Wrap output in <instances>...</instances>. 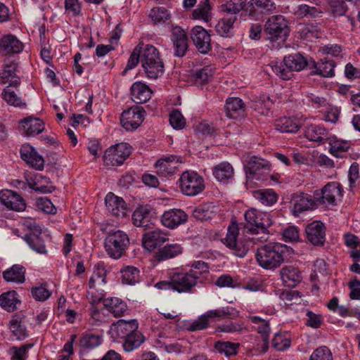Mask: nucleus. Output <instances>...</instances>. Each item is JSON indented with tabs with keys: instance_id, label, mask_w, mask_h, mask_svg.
Instances as JSON below:
<instances>
[{
	"instance_id": "23",
	"label": "nucleus",
	"mask_w": 360,
	"mask_h": 360,
	"mask_svg": "<svg viewBox=\"0 0 360 360\" xmlns=\"http://www.w3.org/2000/svg\"><path fill=\"white\" fill-rule=\"evenodd\" d=\"M291 202L293 205L292 212L295 216H297L300 213L311 209L314 205L311 197L303 193L294 194Z\"/></svg>"
},
{
	"instance_id": "14",
	"label": "nucleus",
	"mask_w": 360,
	"mask_h": 360,
	"mask_svg": "<svg viewBox=\"0 0 360 360\" xmlns=\"http://www.w3.org/2000/svg\"><path fill=\"white\" fill-rule=\"evenodd\" d=\"M307 240L314 245H322L325 242V226L319 221L308 224L305 229Z\"/></svg>"
},
{
	"instance_id": "58",
	"label": "nucleus",
	"mask_w": 360,
	"mask_h": 360,
	"mask_svg": "<svg viewBox=\"0 0 360 360\" xmlns=\"http://www.w3.org/2000/svg\"><path fill=\"white\" fill-rule=\"evenodd\" d=\"M351 0H331L330 7L334 16H341L345 14L347 11V1Z\"/></svg>"
},
{
	"instance_id": "42",
	"label": "nucleus",
	"mask_w": 360,
	"mask_h": 360,
	"mask_svg": "<svg viewBox=\"0 0 360 360\" xmlns=\"http://www.w3.org/2000/svg\"><path fill=\"white\" fill-rule=\"evenodd\" d=\"M255 198L265 206H271L276 203L278 197L273 190H258L253 193Z\"/></svg>"
},
{
	"instance_id": "6",
	"label": "nucleus",
	"mask_w": 360,
	"mask_h": 360,
	"mask_svg": "<svg viewBox=\"0 0 360 360\" xmlns=\"http://www.w3.org/2000/svg\"><path fill=\"white\" fill-rule=\"evenodd\" d=\"M131 147L126 143H121L108 148L103 155L104 165L107 167L121 165L130 155Z\"/></svg>"
},
{
	"instance_id": "31",
	"label": "nucleus",
	"mask_w": 360,
	"mask_h": 360,
	"mask_svg": "<svg viewBox=\"0 0 360 360\" xmlns=\"http://www.w3.org/2000/svg\"><path fill=\"white\" fill-rule=\"evenodd\" d=\"M213 175L219 181L227 183L233 179L234 169L229 162H222L214 167Z\"/></svg>"
},
{
	"instance_id": "29",
	"label": "nucleus",
	"mask_w": 360,
	"mask_h": 360,
	"mask_svg": "<svg viewBox=\"0 0 360 360\" xmlns=\"http://www.w3.org/2000/svg\"><path fill=\"white\" fill-rule=\"evenodd\" d=\"M269 169L270 164L269 161L256 156L250 157L245 167L246 175L249 179L252 178L255 174L259 173L261 170Z\"/></svg>"
},
{
	"instance_id": "3",
	"label": "nucleus",
	"mask_w": 360,
	"mask_h": 360,
	"mask_svg": "<svg viewBox=\"0 0 360 360\" xmlns=\"http://www.w3.org/2000/svg\"><path fill=\"white\" fill-rule=\"evenodd\" d=\"M245 228L253 234L262 233L264 236L269 235L268 229L272 224L270 215L266 212H260L255 208H250L245 213Z\"/></svg>"
},
{
	"instance_id": "33",
	"label": "nucleus",
	"mask_w": 360,
	"mask_h": 360,
	"mask_svg": "<svg viewBox=\"0 0 360 360\" xmlns=\"http://www.w3.org/2000/svg\"><path fill=\"white\" fill-rule=\"evenodd\" d=\"M225 110L228 117L235 119L243 115L245 111L244 103L238 98H231L226 101Z\"/></svg>"
},
{
	"instance_id": "56",
	"label": "nucleus",
	"mask_w": 360,
	"mask_h": 360,
	"mask_svg": "<svg viewBox=\"0 0 360 360\" xmlns=\"http://www.w3.org/2000/svg\"><path fill=\"white\" fill-rule=\"evenodd\" d=\"M210 205H204L196 207L193 210V217L200 221H205L210 218H212L214 215V211L212 209Z\"/></svg>"
},
{
	"instance_id": "22",
	"label": "nucleus",
	"mask_w": 360,
	"mask_h": 360,
	"mask_svg": "<svg viewBox=\"0 0 360 360\" xmlns=\"http://www.w3.org/2000/svg\"><path fill=\"white\" fill-rule=\"evenodd\" d=\"M168 240L169 238L167 237V235L162 231L160 230H155L143 235L142 243L145 249L153 251L158 246H160Z\"/></svg>"
},
{
	"instance_id": "2",
	"label": "nucleus",
	"mask_w": 360,
	"mask_h": 360,
	"mask_svg": "<svg viewBox=\"0 0 360 360\" xmlns=\"http://www.w3.org/2000/svg\"><path fill=\"white\" fill-rule=\"evenodd\" d=\"M141 62L147 77L157 79L164 72V63L159 51L153 45L146 44L141 49Z\"/></svg>"
},
{
	"instance_id": "47",
	"label": "nucleus",
	"mask_w": 360,
	"mask_h": 360,
	"mask_svg": "<svg viewBox=\"0 0 360 360\" xmlns=\"http://www.w3.org/2000/svg\"><path fill=\"white\" fill-rule=\"evenodd\" d=\"M305 135L310 141L321 142L326 139L327 132L325 129L319 126L311 125L307 129Z\"/></svg>"
},
{
	"instance_id": "43",
	"label": "nucleus",
	"mask_w": 360,
	"mask_h": 360,
	"mask_svg": "<svg viewBox=\"0 0 360 360\" xmlns=\"http://www.w3.org/2000/svg\"><path fill=\"white\" fill-rule=\"evenodd\" d=\"M144 342L143 335L138 330L125 338L123 347L125 351L131 352L139 347Z\"/></svg>"
},
{
	"instance_id": "40",
	"label": "nucleus",
	"mask_w": 360,
	"mask_h": 360,
	"mask_svg": "<svg viewBox=\"0 0 360 360\" xmlns=\"http://www.w3.org/2000/svg\"><path fill=\"white\" fill-rule=\"evenodd\" d=\"M330 153L337 157L342 158L343 153H346L349 148V143L347 141L337 139L335 136L328 138Z\"/></svg>"
},
{
	"instance_id": "7",
	"label": "nucleus",
	"mask_w": 360,
	"mask_h": 360,
	"mask_svg": "<svg viewBox=\"0 0 360 360\" xmlns=\"http://www.w3.org/2000/svg\"><path fill=\"white\" fill-rule=\"evenodd\" d=\"M264 31L270 40L285 38L288 34L287 22L282 15H274L266 22Z\"/></svg>"
},
{
	"instance_id": "30",
	"label": "nucleus",
	"mask_w": 360,
	"mask_h": 360,
	"mask_svg": "<svg viewBox=\"0 0 360 360\" xmlns=\"http://www.w3.org/2000/svg\"><path fill=\"white\" fill-rule=\"evenodd\" d=\"M182 252L183 248L181 245L178 243L168 244L155 252L154 255L155 260L160 262L172 259L181 255Z\"/></svg>"
},
{
	"instance_id": "38",
	"label": "nucleus",
	"mask_w": 360,
	"mask_h": 360,
	"mask_svg": "<svg viewBox=\"0 0 360 360\" xmlns=\"http://www.w3.org/2000/svg\"><path fill=\"white\" fill-rule=\"evenodd\" d=\"M25 269L22 266L15 264L3 274L4 278L8 282L22 283L25 281Z\"/></svg>"
},
{
	"instance_id": "39",
	"label": "nucleus",
	"mask_w": 360,
	"mask_h": 360,
	"mask_svg": "<svg viewBox=\"0 0 360 360\" xmlns=\"http://www.w3.org/2000/svg\"><path fill=\"white\" fill-rule=\"evenodd\" d=\"M237 20V15L224 13L223 18L216 25L217 32L221 36L227 35L233 27V24Z\"/></svg>"
},
{
	"instance_id": "25",
	"label": "nucleus",
	"mask_w": 360,
	"mask_h": 360,
	"mask_svg": "<svg viewBox=\"0 0 360 360\" xmlns=\"http://www.w3.org/2000/svg\"><path fill=\"white\" fill-rule=\"evenodd\" d=\"M138 329V323L135 320L126 321L123 319L119 320L116 323L112 324L111 331L117 337L127 338L133 332Z\"/></svg>"
},
{
	"instance_id": "10",
	"label": "nucleus",
	"mask_w": 360,
	"mask_h": 360,
	"mask_svg": "<svg viewBox=\"0 0 360 360\" xmlns=\"http://www.w3.org/2000/svg\"><path fill=\"white\" fill-rule=\"evenodd\" d=\"M239 233L238 225L236 222H232L229 225L227 234L224 238V244L230 249L233 250L235 255L243 257L248 251V248L242 243L237 241V237Z\"/></svg>"
},
{
	"instance_id": "63",
	"label": "nucleus",
	"mask_w": 360,
	"mask_h": 360,
	"mask_svg": "<svg viewBox=\"0 0 360 360\" xmlns=\"http://www.w3.org/2000/svg\"><path fill=\"white\" fill-rule=\"evenodd\" d=\"M210 6L209 0H205L202 5H199L198 7L193 12V16L195 19H202L206 22L210 18Z\"/></svg>"
},
{
	"instance_id": "51",
	"label": "nucleus",
	"mask_w": 360,
	"mask_h": 360,
	"mask_svg": "<svg viewBox=\"0 0 360 360\" xmlns=\"http://www.w3.org/2000/svg\"><path fill=\"white\" fill-rule=\"evenodd\" d=\"M245 2V0H228L225 4L222 5V11L224 13L237 15L243 9Z\"/></svg>"
},
{
	"instance_id": "1",
	"label": "nucleus",
	"mask_w": 360,
	"mask_h": 360,
	"mask_svg": "<svg viewBox=\"0 0 360 360\" xmlns=\"http://www.w3.org/2000/svg\"><path fill=\"white\" fill-rule=\"evenodd\" d=\"M294 250L290 247L276 243L259 248L255 257L261 267L264 269L274 270L288 260V257L292 256Z\"/></svg>"
},
{
	"instance_id": "19",
	"label": "nucleus",
	"mask_w": 360,
	"mask_h": 360,
	"mask_svg": "<svg viewBox=\"0 0 360 360\" xmlns=\"http://www.w3.org/2000/svg\"><path fill=\"white\" fill-rule=\"evenodd\" d=\"M41 235V228L37 225H33L30 227V233L26 234L25 240L32 249L39 253L44 254L46 250Z\"/></svg>"
},
{
	"instance_id": "54",
	"label": "nucleus",
	"mask_w": 360,
	"mask_h": 360,
	"mask_svg": "<svg viewBox=\"0 0 360 360\" xmlns=\"http://www.w3.org/2000/svg\"><path fill=\"white\" fill-rule=\"evenodd\" d=\"M21 321V318L18 316H14L10 321V330L18 339H22L26 336V330L22 326Z\"/></svg>"
},
{
	"instance_id": "28",
	"label": "nucleus",
	"mask_w": 360,
	"mask_h": 360,
	"mask_svg": "<svg viewBox=\"0 0 360 360\" xmlns=\"http://www.w3.org/2000/svg\"><path fill=\"white\" fill-rule=\"evenodd\" d=\"M152 93L149 86L141 82L134 83L131 87V96L136 103L147 102L150 98Z\"/></svg>"
},
{
	"instance_id": "37",
	"label": "nucleus",
	"mask_w": 360,
	"mask_h": 360,
	"mask_svg": "<svg viewBox=\"0 0 360 360\" xmlns=\"http://www.w3.org/2000/svg\"><path fill=\"white\" fill-rule=\"evenodd\" d=\"M107 270L103 263L95 265L93 274L89 280V287H104L106 281Z\"/></svg>"
},
{
	"instance_id": "44",
	"label": "nucleus",
	"mask_w": 360,
	"mask_h": 360,
	"mask_svg": "<svg viewBox=\"0 0 360 360\" xmlns=\"http://www.w3.org/2000/svg\"><path fill=\"white\" fill-rule=\"evenodd\" d=\"M213 69L207 66L196 70L192 75V79L195 84L202 86L210 81L213 76Z\"/></svg>"
},
{
	"instance_id": "53",
	"label": "nucleus",
	"mask_w": 360,
	"mask_h": 360,
	"mask_svg": "<svg viewBox=\"0 0 360 360\" xmlns=\"http://www.w3.org/2000/svg\"><path fill=\"white\" fill-rule=\"evenodd\" d=\"M2 94L3 98L8 105L18 108L26 107V103L23 102L14 91H11L8 89H6L3 91Z\"/></svg>"
},
{
	"instance_id": "27",
	"label": "nucleus",
	"mask_w": 360,
	"mask_h": 360,
	"mask_svg": "<svg viewBox=\"0 0 360 360\" xmlns=\"http://www.w3.org/2000/svg\"><path fill=\"white\" fill-rule=\"evenodd\" d=\"M249 320L255 325L259 334L263 340L262 352H266L269 347V335L270 327L269 322L258 316H249Z\"/></svg>"
},
{
	"instance_id": "61",
	"label": "nucleus",
	"mask_w": 360,
	"mask_h": 360,
	"mask_svg": "<svg viewBox=\"0 0 360 360\" xmlns=\"http://www.w3.org/2000/svg\"><path fill=\"white\" fill-rule=\"evenodd\" d=\"M290 339L281 333H276L272 340V346L278 351H283L290 346Z\"/></svg>"
},
{
	"instance_id": "18",
	"label": "nucleus",
	"mask_w": 360,
	"mask_h": 360,
	"mask_svg": "<svg viewBox=\"0 0 360 360\" xmlns=\"http://www.w3.org/2000/svg\"><path fill=\"white\" fill-rule=\"evenodd\" d=\"M181 162L180 158L175 156L160 159L155 165L156 173L161 176L172 174L176 172Z\"/></svg>"
},
{
	"instance_id": "45",
	"label": "nucleus",
	"mask_w": 360,
	"mask_h": 360,
	"mask_svg": "<svg viewBox=\"0 0 360 360\" xmlns=\"http://www.w3.org/2000/svg\"><path fill=\"white\" fill-rule=\"evenodd\" d=\"M18 302L15 291H9L0 295V305L8 311H14Z\"/></svg>"
},
{
	"instance_id": "34",
	"label": "nucleus",
	"mask_w": 360,
	"mask_h": 360,
	"mask_svg": "<svg viewBox=\"0 0 360 360\" xmlns=\"http://www.w3.org/2000/svg\"><path fill=\"white\" fill-rule=\"evenodd\" d=\"M334 67L335 65L333 61L321 60L318 63L312 61L310 68L314 74L319 75L323 77H329L334 75Z\"/></svg>"
},
{
	"instance_id": "36",
	"label": "nucleus",
	"mask_w": 360,
	"mask_h": 360,
	"mask_svg": "<svg viewBox=\"0 0 360 360\" xmlns=\"http://www.w3.org/2000/svg\"><path fill=\"white\" fill-rule=\"evenodd\" d=\"M105 309L115 316H121L127 310V304L117 297H110L103 300Z\"/></svg>"
},
{
	"instance_id": "21",
	"label": "nucleus",
	"mask_w": 360,
	"mask_h": 360,
	"mask_svg": "<svg viewBox=\"0 0 360 360\" xmlns=\"http://www.w3.org/2000/svg\"><path fill=\"white\" fill-rule=\"evenodd\" d=\"M187 214L181 210L173 209L166 211L162 216V224L169 229H174L186 222Z\"/></svg>"
},
{
	"instance_id": "41",
	"label": "nucleus",
	"mask_w": 360,
	"mask_h": 360,
	"mask_svg": "<svg viewBox=\"0 0 360 360\" xmlns=\"http://www.w3.org/2000/svg\"><path fill=\"white\" fill-rule=\"evenodd\" d=\"M150 210L147 206H140L132 215L133 224L136 226H147Z\"/></svg>"
},
{
	"instance_id": "4",
	"label": "nucleus",
	"mask_w": 360,
	"mask_h": 360,
	"mask_svg": "<svg viewBox=\"0 0 360 360\" xmlns=\"http://www.w3.org/2000/svg\"><path fill=\"white\" fill-rule=\"evenodd\" d=\"M129 244L128 236L122 231L109 233L105 240V248L108 255L113 259L120 258Z\"/></svg>"
},
{
	"instance_id": "62",
	"label": "nucleus",
	"mask_w": 360,
	"mask_h": 360,
	"mask_svg": "<svg viewBox=\"0 0 360 360\" xmlns=\"http://www.w3.org/2000/svg\"><path fill=\"white\" fill-rule=\"evenodd\" d=\"M309 360H333L331 351L326 346L319 347L311 354Z\"/></svg>"
},
{
	"instance_id": "15",
	"label": "nucleus",
	"mask_w": 360,
	"mask_h": 360,
	"mask_svg": "<svg viewBox=\"0 0 360 360\" xmlns=\"http://www.w3.org/2000/svg\"><path fill=\"white\" fill-rule=\"evenodd\" d=\"M0 200L6 207L15 211H23L26 207L23 198L11 190L1 191Z\"/></svg>"
},
{
	"instance_id": "11",
	"label": "nucleus",
	"mask_w": 360,
	"mask_h": 360,
	"mask_svg": "<svg viewBox=\"0 0 360 360\" xmlns=\"http://www.w3.org/2000/svg\"><path fill=\"white\" fill-rule=\"evenodd\" d=\"M342 192L338 183L331 182L326 184L320 193L316 192L315 199L321 204L335 205L336 199L342 197Z\"/></svg>"
},
{
	"instance_id": "64",
	"label": "nucleus",
	"mask_w": 360,
	"mask_h": 360,
	"mask_svg": "<svg viewBox=\"0 0 360 360\" xmlns=\"http://www.w3.org/2000/svg\"><path fill=\"white\" fill-rule=\"evenodd\" d=\"M169 122L176 129H181L185 127L186 121L181 113L178 110H173L169 115Z\"/></svg>"
},
{
	"instance_id": "5",
	"label": "nucleus",
	"mask_w": 360,
	"mask_h": 360,
	"mask_svg": "<svg viewBox=\"0 0 360 360\" xmlns=\"http://www.w3.org/2000/svg\"><path fill=\"white\" fill-rule=\"evenodd\" d=\"M182 193L186 195L194 196L205 189L203 178L193 171H186L179 179Z\"/></svg>"
},
{
	"instance_id": "49",
	"label": "nucleus",
	"mask_w": 360,
	"mask_h": 360,
	"mask_svg": "<svg viewBox=\"0 0 360 360\" xmlns=\"http://www.w3.org/2000/svg\"><path fill=\"white\" fill-rule=\"evenodd\" d=\"M297 32L301 38L309 41L319 37V30L313 25H300L297 27Z\"/></svg>"
},
{
	"instance_id": "8",
	"label": "nucleus",
	"mask_w": 360,
	"mask_h": 360,
	"mask_svg": "<svg viewBox=\"0 0 360 360\" xmlns=\"http://www.w3.org/2000/svg\"><path fill=\"white\" fill-rule=\"evenodd\" d=\"M145 111L139 106H133L124 110L120 117L122 126L127 131L136 129L143 120Z\"/></svg>"
},
{
	"instance_id": "60",
	"label": "nucleus",
	"mask_w": 360,
	"mask_h": 360,
	"mask_svg": "<svg viewBox=\"0 0 360 360\" xmlns=\"http://www.w3.org/2000/svg\"><path fill=\"white\" fill-rule=\"evenodd\" d=\"M150 18L154 23L164 22L169 18V13L165 8H154L150 11Z\"/></svg>"
},
{
	"instance_id": "26",
	"label": "nucleus",
	"mask_w": 360,
	"mask_h": 360,
	"mask_svg": "<svg viewBox=\"0 0 360 360\" xmlns=\"http://www.w3.org/2000/svg\"><path fill=\"white\" fill-rule=\"evenodd\" d=\"M22 48V43L13 34L5 35L0 41V50L5 54L20 53Z\"/></svg>"
},
{
	"instance_id": "48",
	"label": "nucleus",
	"mask_w": 360,
	"mask_h": 360,
	"mask_svg": "<svg viewBox=\"0 0 360 360\" xmlns=\"http://www.w3.org/2000/svg\"><path fill=\"white\" fill-rule=\"evenodd\" d=\"M49 184H51L49 179L40 176L37 183H29V185L32 189L36 191L49 193L53 192L56 188L54 186Z\"/></svg>"
},
{
	"instance_id": "46",
	"label": "nucleus",
	"mask_w": 360,
	"mask_h": 360,
	"mask_svg": "<svg viewBox=\"0 0 360 360\" xmlns=\"http://www.w3.org/2000/svg\"><path fill=\"white\" fill-rule=\"evenodd\" d=\"M15 69L16 65L13 63L5 65L2 72L0 73L1 83L5 84L11 79L10 85L16 86L19 84V79L14 76Z\"/></svg>"
},
{
	"instance_id": "32",
	"label": "nucleus",
	"mask_w": 360,
	"mask_h": 360,
	"mask_svg": "<svg viewBox=\"0 0 360 360\" xmlns=\"http://www.w3.org/2000/svg\"><path fill=\"white\" fill-rule=\"evenodd\" d=\"M280 274L282 281L285 285L294 287L301 281V274L300 271L292 266H286L281 269Z\"/></svg>"
},
{
	"instance_id": "57",
	"label": "nucleus",
	"mask_w": 360,
	"mask_h": 360,
	"mask_svg": "<svg viewBox=\"0 0 360 360\" xmlns=\"http://www.w3.org/2000/svg\"><path fill=\"white\" fill-rule=\"evenodd\" d=\"M103 288L104 287H89L86 297L90 304L95 305L103 300L104 296Z\"/></svg>"
},
{
	"instance_id": "16",
	"label": "nucleus",
	"mask_w": 360,
	"mask_h": 360,
	"mask_svg": "<svg viewBox=\"0 0 360 360\" xmlns=\"http://www.w3.org/2000/svg\"><path fill=\"white\" fill-rule=\"evenodd\" d=\"M44 129V122L41 119L33 116L27 117L19 122V130L27 136L39 134Z\"/></svg>"
},
{
	"instance_id": "17",
	"label": "nucleus",
	"mask_w": 360,
	"mask_h": 360,
	"mask_svg": "<svg viewBox=\"0 0 360 360\" xmlns=\"http://www.w3.org/2000/svg\"><path fill=\"white\" fill-rule=\"evenodd\" d=\"M20 155L22 159L32 167L38 170L43 169L44 160L32 146L29 144L22 145L20 148Z\"/></svg>"
},
{
	"instance_id": "13",
	"label": "nucleus",
	"mask_w": 360,
	"mask_h": 360,
	"mask_svg": "<svg viewBox=\"0 0 360 360\" xmlns=\"http://www.w3.org/2000/svg\"><path fill=\"white\" fill-rule=\"evenodd\" d=\"M191 38L198 51L207 53L211 49L210 35L200 26H196L192 30Z\"/></svg>"
},
{
	"instance_id": "50",
	"label": "nucleus",
	"mask_w": 360,
	"mask_h": 360,
	"mask_svg": "<svg viewBox=\"0 0 360 360\" xmlns=\"http://www.w3.org/2000/svg\"><path fill=\"white\" fill-rule=\"evenodd\" d=\"M239 344L231 342H217L214 345L215 349L226 356H233L237 354Z\"/></svg>"
},
{
	"instance_id": "55",
	"label": "nucleus",
	"mask_w": 360,
	"mask_h": 360,
	"mask_svg": "<svg viewBox=\"0 0 360 360\" xmlns=\"http://www.w3.org/2000/svg\"><path fill=\"white\" fill-rule=\"evenodd\" d=\"M79 343L84 348L91 349L101 343V337L91 333L85 334L81 338Z\"/></svg>"
},
{
	"instance_id": "59",
	"label": "nucleus",
	"mask_w": 360,
	"mask_h": 360,
	"mask_svg": "<svg viewBox=\"0 0 360 360\" xmlns=\"http://www.w3.org/2000/svg\"><path fill=\"white\" fill-rule=\"evenodd\" d=\"M122 282L126 284H133L139 277V270L134 266H127L122 271Z\"/></svg>"
},
{
	"instance_id": "24",
	"label": "nucleus",
	"mask_w": 360,
	"mask_h": 360,
	"mask_svg": "<svg viewBox=\"0 0 360 360\" xmlns=\"http://www.w3.org/2000/svg\"><path fill=\"white\" fill-rule=\"evenodd\" d=\"M302 124V120L295 117H283L275 121L276 129L281 132L295 133Z\"/></svg>"
},
{
	"instance_id": "12",
	"label": "nucleus",
	"mask_w": 360,
	"mask_h": 360,
	"mask_svg": "<svg viewBox=\"0 0 360 360\" xmlns=\"http://www.w3.org/2000/svg\"><path fill=\"white\" fill-rule=\"evenodd\" d=\"M105 202L108 211L112 215L117 217L127 216L129 210L126 202L122 198L112 193H109L105 196Z\"/></svg>"
},
{
	"instance_id": "9",
	"label": "nucleus",
	"mask_w": 360,
	"mask_h": 360,
	"mask_svg": "<svg viewBox=\"0 0 360 360\" xmlns=\"http://www.w3.org/2000/svg\"><path fill=\"white\" fill-rule=\"evenodd\" d=\"M191 270L188 273H176L172 276L173 290L179 292H186L191 290L197 283L198 276Z\"/></svg>"
},
{
	"instance_id": "20",
	"label": "nucleus",
	"mask_w": 360,
	"mask_h": 360,
	"mask_svg": "<svg viewBox=\"0 0 360 360\" xmlns=\"http://www.w3.org/2000/svg\"><path fill=\"white\" fill-rule=\"evenodd\" d=\"M172 39L175 49V55L179 57L184 56L188 49V38L184 30L178 26L172 27Z\"/></svg>"
},
{
	"instance_id": "35",
	"label": "nucleus",
	"mask_w": 360,
	"mask_h": 360,
	"mask_svg": "<svg viewBox=\"0 0 360 360\" xmlns=\"http://www.w3.org/2000/svg\"><path fill=\"white\" fill-rule=\"evenodd\" d=\"M283 63L286 68L292 71H300L308 64L307 60L300 53L285 56L283 59Z\"/></svg>"
},
{
	"instance_id": "52",
	"label": "nucleus",
	"mask_w": 360,
	"mask_h": 360,
	"mask_svg": "<svg viewBox=\"0 0 360 360\" xmlns=\"http://www.w3.org/2000/svg\"><path fill=\"white\" fill-rule=\"evenodd\" d=\"M322 11L314 6H309L307 4L300 5L295 12V14L297 18H304L306 16H310L311 18L318 17Z\"/></svg>"
}]
</instances>
